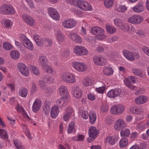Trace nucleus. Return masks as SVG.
<instances>
[{
  "label": "nucleus",
  "mask_w": 149,
  "mask_h": 149,
  "mask_svg": "<svg viewBox=\"0 0 149 149\" xmlns=\"http://www.w3.org/2000/svg\"><path fill=\"white\" fill-rule=\"evenodd\" d=\"M97 84L101 85L100 86H99L96 88V91L98 93L103 94L105 88L103 83L101 81H99L97 82Z\"/></svg>",
  "instance_id": "c756f323"
},
{
  "label": "nucleus",
  "mask_w": 149,
  "mask_h": 149,
  "mask_svg": "<svg viewBox=\"0 0 149 149\" xmlns=\"http://www.w3.org/2000/svg\"><path fill=\"white\" fill-rule=\"evenodd\" d=\"M108 107L107 105L103 104L101 107V110L103 112H107L108 111Z\"/></svg>",
  "instance_id": "052dcab7"
},
{
  "label": "nucleus",
  "mask_w": 149,
  "mask_h": 149,
  "mask_svg": "<svg viewBox=\"0 0 149 149\" xmlns=\"http://www.w3.org/2000/svg\"><path fill=\"white\" fill-rule=\"evenodd\" d=\"M10 55L11 58L14 60H17L19 57V52L15 51L11 52L10 53Z\"/></svg>",
  "instance_id": "58836bf2"
},
{
  "label": "nucleus",
  "mask_w": 149,
  "mask_h": 149,
  "mask_svg": "<svg viewBox=\"0 0 149 149\" xmlns=\"http://www.w3.org/2000/svg\"><path fill=\"white\" fill-rule=\"evenodd\" d=\"M81 113V116L84 119H86L88 118V115L87 111H82V112Z\"/></svg>",
  "instance_id": "680f3d73"
},
{
  "label": "nucleus",
  "mask_w": 149,
  "mask_h": 149,
  "mask_svg": "<svg viewBox=\"0 0 149 149\" xmlns=\"http://www.w3.org/2000/svg\"><path fill=\"white\" fill-rule=\"evenodd\" d=\"M43 45L45 47L51 46L52 44L51 40L49 38H43Z\"/></svg>",
  "instance_id": "4c0bfd02"
},
{
  "label": "nucleus",
  "mask_w": 149,
  "mask_h": 149,
  "mask_svg": "<svg viewBox=\"0 0 149 149\" xmlns=\"http://www.w3.org/2000/svg\"><path fill=\"white\" fill-rule=\"evenodd\" d=\"M3 47L5 50H9L13 48V46L8 42H4L3 45Z\"/></svg>",
  "instance_id": "de8ad7c7"
},
{
  "label": "nucleus",
  "mask_w": 149,
  "mask_h": 149,
  "mask_svg": "<svg viewBox=\"0 0 149 149\" xmlns=\"http://www.w3.org/2000/svg\"><path fill=\"white\" fill-rule=\"evenodd\" d=\"M72 66L75 70L81 72L85 71L87 68L86 64L82 62H73L72 63Z\"/></svg>",
  "instance_id": "39448f33"
},
{
  "label": "nucleus",
  "mask_w": 149,
  "mask_h": 149,
  "mask_svg": "<svg viewBox=\"0 0 149 149\" xmlns=\"http://www.w3.org/2000/svg\"><path fill=\"white\" fill-rule=\"evenodd\" d=\"M73 90L74 96L76 97L79 98L81 97L82 92L80 86H75Z\"/></svg>",
  "instance_id": "5701e85b"
},
{
  "label": "nucleus",
  "mask_w": 149,
  "mask_h": 149,
  "mask_svg": "<svg viewBox=\"0 0 149 149\" xmlns=\"http://www.w3.org/2000/svg\"><path fill=\"white\" fill-rule=\"evenodd\" d=\"M39 85L40 88L42 89L46 88L47 86L45 84V82L43 81H41L39 82Z\"/></svg>",
  "instance_id": "0e129e2a"
},
{
  "label": "nucleus",
  "mask_w": 149,
  "mask_h": 149,
  "mask_svg": "<svg viewBox=\"0 0 149 149\" xmlns=\"http://www.w3.org/2000/svg\"><path fill=\"white\" fill-rule=\"evenodd\" d=\"M113 0H104V5L106 8H110L113 6Z\"/></svg>",
  "instance_id": "a18cd8bd"
},
{
  "label": "nucleus",
  "mask_w": 149,
  "mask_h": 149,
  "mask_svg": "<svg viewBox=\"0 0 149 149\" xmlns=\"http://www.w3.org/2000/svg\"><path fill=\"white\" fill-rule=\"evenodd\" d=\"M147 101V98L143 95L139 96L135 100V102L137 104H143L145 103Z\"/></svg>",
  "instance_id": "412c9836"
},
{
  "label": "nucleus",
  "mask_w": 149,
  "mask_h": 149,
  "mask_svg": "<svg viewBox=\"0 0 149 149\" xmlns=\"http://www.w3.org/2000/svg\"><path fill=\"white\" fill-rule=\"evenodd\" d=\"M130 111L132 113L136 114H141L145 115V113L144 112L143 109L138 108L136 107H132L130 109Z\"/></svg>",
  "instance_id": "aec40b11"
},
{
  "label": "nucleus",
  "mask_w": 149,
  "mask_h": 149,
  "mask_svg": "<svg viewBox=\"0 0 149 149\" xmlns=\"http://www.w3.org/2000/svg\"><path fill=\"white\" fill-rule=\"evenodd\" d=\"M129 25L126 23H122L121 28L123 30L127 31L129 26Z\"/></svg>",
  "instance_id": "e2e57ef3"
},
{
  "label": "nucleus",
  "mask_w": 149,
  "mask_h": 149,
  "mask_svg": "<svg viewBox=\"0 0 149 149\" xmlns=\"http://www.w3.org/2000/svg\"><path fill=\"white\" fill-rule=\"evenodd\" d=\"M132 72L135 75L140 77H143L145 75L142 71L139 68H133L132 70Z\"/></svg>",
  "instance_id": "cd10ccee"
},
{
  "label": "nucleus",
  "mask_w": 149,
  "mask_h": 149,
  "mask_svg": "<svg viewBox=\"0 0 149 149\" xmlns=\"http://www.w3.org/2000/svg\"><path fill=\"white\" fill-rule=\"evenodd\" d=\"M61 78L66 82L72 83L76 81L74 76L70 73H64L61 75Z\"/></svg>",
  "instance_id": "423d86ee"
},
{
  "label": "nucleus",
  "mask_w": 149,
  "mask_h": 149,
  "mask_svg": "<svg viewBox=\"0 0 149 149\" xmlns=\"http://www.w3.org/2000/svg\"><path fill=\"white\" fill-rule=\"evenodd\" d=\"M7 86L8 87L10 88L11 91L15 90V86L14 84L13 83H8Z\"/></svg>",
  "instance_id": "338daca9"
},
{
  "label": "nucleus",
  "mask_w": 149,
  "mask_h": 149,
  "mask_svg": "<svg viewBox=\"0 0 149 149\" xmlns=\"http://www.w3.org/2000/svg\"><path fill=\"white\" fill-rule=\"evenodd\" d=\"M68 98V96L67 95L65 96H63L60 98L56 100V102L57 104L59 106L60 108L63 107L66 105L65 100Z\"/></svg>",
  "instance_id": "a211bd4d"
},
{
  "label": "nucleus",
  "mask_w": 149,
  "mask_h": 149,
  "mask_svg": "<svg viewBox=\"0 0 149 149\" xmlns=\"http://www.w3.org/2000/svg\"><path fill=\"white\" fill-rule=\"evenodd\" d=\"M48 11L49 15L53 19L56 20L59 19V15L57 10L54 8L52 7L49 8L48 9Z\"/></svg>",
  "instance_id": "ddd939ff"
},
{
  "label": "nucleus",
  "mask_w": 149,
  "mask_h": 149,
  "mask_svg": "<svg viewBox=\"0 0 149 149\" xmlns=\"http://www.w3.org/2000/svg\"><path fill=\"white\" fill-rule=\"evenodd\" d=\"M22 41L24 46L29 50L32 51L34 49V47L32 42L27 38L25 36L22 38Z\"/></svg>",
  "instance_id": "f8f14e48"
},
{
  "label": "nucleus",
  "mask_w": 149,
  "mask_h": 149,
  "mask_svg": "<svg viewBox=\"0 0 149 149\" xmlns=\"http://www.w3.org/2000/svg\"><path fill=\"white\" fill-rule=\"evenodd\" d=\"M114 24L117 26L119 27L121 26L123 23L122 20L119 18H116L114 19Z\"/></svg>",
  "instance_id": "8fccbe9b"
},
{
  "label": "nucleus",
  "mask_w": 149,
  "mask_h": 149,
  "mask_svg": "<svg viewBox=\"0 0 149 149\" xmlns=\"http://www.w3.org/2000/svg\"><path fill=\"white\" fill-rule=\"evenodd\" d=\"M83 83L84 86H88L91 84V81L90 78H86L84 79Z\"/></svg>",
  "instance_id": "09e8293b"
},
{
  "label": "nucleus",
  "mask_w": 149,
  "mask_h": 149,
  "mask_svg": "<svg viewBox=\"0 0 149 149\" xmlns=\"http://www.w3.org/2000/svg\"><path fill=\"white\" fill-rule=\"evenodd\" d=\"M47 58L44 56H40L38 59V63L39 65H41L43 68L47 65Z\"/></svg>",
  "instance_id": "c85d7f7f"
},
{
  "label": "nucleus",
  "mask_w": 149,
  "mask_h": 149,
  "mask_svg": "<svg viewBox=\"0 0 149 149\" xmlns=\"http://www.w3.org/2000/svg\"><path fill=\"white\" fill-rule=\"evenodd\" d=\"M122 92V90L119 88L111 89L107 93V95L110 97H115L119 95Z\"/></svg>",
  "instance_id": "4468645a"
},
{
  "label": "nucleus",
  "mask_w": 149,
  "mask_h": 149,
  "mask_svg": "<svg viewBox=\"0 0 149 149\" xmlns=\"http://www.w3.org/2000/svg\"><path fill=\"white\" fill-rule=\"evenodd\" d=\"M34 39L37 44L39 46L41 47L43 45V38L40 39V36L37 35L33 36Z\"/></svg>",
  "instance_id": "473e14b6"
},
{
  "label": "nucleus",
  "mask_w": 149,
  "mask_h": 149,
  "mask_svg": "<svg viewBox=\"0 0 149 149\" xmlns=\"http://www.w3.org/2000/svg\"><path fill=\"white\" fill-rule=\"evenodd\" d=\"M106 29L107 32L109 34H113L116 31V28L111 25H106Z\"/></svg>",
  "instance_id": "c9c22d12"
},
{
  "label": "nucleus",
  "mask_w": 149,
  "mask_h": 149,
  "mask_svg": "<svg viewBox=\"0 0 149 149\" xmlns=\"http://www.w3.org/2000/svg\"><path fill=\"white\" fill-rule=\"evenodd\" d=\"M90 122L91 124L94 123L96 119V114L93 111H91L89 113Z\"/></svg>",
  "instance_id": "f704fd0d"
},
{
  "label": "nucleus",
  "mask_w": 149,
  "mask_h": 149,
  "mask_svg": "<svg viewBox=\"0 0 149 149\" xmlns=\"http://www.w3.org/2000/svg\"><path fill=\"white\" fill-rule=\"evenodd\" d=\"M69 51L68 50L65 51L63 52L62 54V56L63 57H66L69 55Z\"/></svg>",
  "instance_id": "774afa93"
},
{
  "label": "nucleus",
  "mask_w": 149,
  "mask_h": 149,
  "mask_svg": "<svg viewBox=\"0 0 149 149\" xmlns=\"http://www.w3.org/2000/svg\"><path fill=\"white\" fill-rule=\"evenodd\" d=\"M127 31L129 33H132L134 32H136L134 27L131 25H130Z\"/></svg>",
  "instance_id": "13d9d810"
},
{
  "label": "nucleus",
  "mask_w": 149,
  "mask_h": 149,
  "mask_svg": "<svg viewBox=\"0 0 149 149\" xmlns=\"http://www.w3.org/2000/svg\"><path fill=\"white\" fill-rule=\"evenodd\" d=\"M133 10L135 12L140 13L144 11V7L143 4L139 3L133 8Z\"/></svg>",
  "instance_id": "a878e982"
},
{
  "label": "nucleus",
  "mask_w": 149,
  "mask_h": 149,
  "mask_svg": "<svg viewBox=\"0 0 149 149\" xmlns=\"http://www.w3.org/2000/svg\"><path fill=\"white\" fill-rule=\"evenodd\" d=\"M28 94L27 89L25 87H22L19 91V95L23 97H26Z\"/></svg>",
  "instance_id": "e433bc0d"
},
{
  "label": "nucleus",
  "mask_w": 149,
  "mask_h": 149,
  "mask_svg": "<svg viewBox=\"0 0 149 149\" xmlns=\"http://www.w3.org/2000/svg\"><path fill=\"white\" fill-rule=\"evenodd\" d=\"M98 133L96 127L92 126L89 129L88 134L89 138L87 139L88 142L91 143L95 139Z\"/></svg>",
  "instance_id": "7ed1b4c3"
},
{
  "label": "nucleus",
  "mask_w": 149,
  "mask_h": 149,
  "mask_svg": "<svg viewBox=\"0 0 149 149\" xmlns=\"http://www.w3.org/2000/svg\"><path fill=\"white\" fill-rule=\"evenodd\" d=\"M22 18L25 22L30 26H33L35 22V21L33 18L27 14L23 15Z\"/></svg>",
  "instance_id": "dca6fc26"
},
{
  "label": "nucleus",
  "mask_w": 149,
  "mask_h": 149,
  "mask_svg": "<svg viewBox=\"0 0 149 149\" xmlns=\"http://www.w3.org/2000/svg\"><path fill=\"white\" fill-rule=\"evenodd\" d=\"M104 74L106 75H110L113 74V69L110 67H105L103 70Z\"/></svg>",
  "instance_id": "ea45409f"
},
{
  "label": "nucleus",
  "mask_w": 149,
  "mask_h": 149,
  "mask_svg": "<svg viewBox=\"0 0 149 149\" xmlns=\"http://www.w3.org/2000/svg\"><path fill=\"white\" fill-rule=\"evenodd\" d=\"M78 0H66L68 3H70L71 5H75L77 2Z\"/></svg>",
  "instance_id": "69168bd1"
},
{
  "label": "nucleus",
  "mask_w": 149,
  "mask_h": 149,
  "mask_svg": "<svg viewBox=\"0 0 149 149\" xmlns=\"http://www.w3.org/2000/svg\"><path fill=\"white\" fill-rule=\"evenodd\" d=\"M41 104L40 101L36 100L34 102L32 107V110L34 112H36L40 109Z\"/></svg>",
  "instance_id": "393cba45"
},
{
  "label": "nucleus",
  "mask_w": 149,
  "mask_h": 149,
  "mask_svg": "<svg viewBox=\"0 0 149 149\" xmlns=\"http://www.w3.org/2000/svg\"><path fill=\"white\" fill-rule=\"evenodd\" d=\"M76 24V21L72 19L65 20L62 23L63 26L67 29L73 28L75 26Z\"/></svg>",
  "instance_id": "9d476101"
},
{
  "label": "nucleus",
  "mask_w": 149,
  "mask_h": 149,
  "mask_svg": "<svg viewBox=\"0 0 149 149\" xmlns=\"http://www.w3.org/2000/svg\"><path fill=\"white\" fill-rule=\"evenodd\" d=\"M49 105L46 104H45L43 106V111L45 113L47 114L49 112Z\"/></svg>",
  "instance_id": "603ef678"
},
{
  "label": "nucleus",
  "mask_w": 149,
  "mask_h": 149,
  "mask_svg": "<svg viewBox=\"0 0 149 149\" xmlns=\"http://www.w3.org/2000/svg\"><path fill=\"white\" fill-rule=\"evenodd\" d=\"M74 52L78 56H81L86 55L88 53V50L84 47L77 46L74 48Z\"/></svg>",
  "instance_id": "6e6552de"
},
{
  "label": "nucleus",
  "mask_w": 149,
  "mask_h": 149,
  "mask_svg": "<svg viewBox=\"0 0 149 149\" xmlns=\"http://www.w3.org/2000/svg\"><path fill=\"white\" fill-rule=\"evenodd\" d=\"M125 110L124 106L121 104H117L111 107V112L113 114L119 115L122 113Z\"/></svg>",
  "instance_id": "f03ea898"
},
{
  "label": "nucleus",
  "mask_w": 149,
  "mask_h": 149,
  "mask_svg": "<svg viewBox=\"0 0 149 149\" xmlns=\"http://www.w3.org/2000/svg\"><path fill=\"white\" fill-rule=\"evenodd\" d=\"M74 123L72 122L69 124V127L68 128V133H71L74 129Z\"/></svg>",
  "instance_id": "3c124183"
},
{
  "label": "nucleus",
  "mask_w": 149,
  "mask_h": 149,
  "mask_svg": "<svg viewBox=\"0 0 149 149\" xmlns=\"http://www.w3.org/2000/svg\"><path fill=\"white\" fill-rule=\"evenodd\" d=\"M0 138L4 140L8 138V135L5 130L0 128Z\"/></svg>",
  "instance_id": "2f4dec72"
},
{
  "label": "nucleus",
  "mask_w": 149,
  "mask_h": 149,
  "mask_svg": "<svg viewBox=\"0 0 149 149\" xmlns=\"http://www.w3.org/2000/svg\"><path fill=\"white\" fill-rule=\"evenodd\" d=\"M128 140L125 138H123L119 142V145L121 148H124L128 143Z\"/></svg>",
  "instance_id": "79ce46f5"
},
{
  "label": "nucleus",
  "mask_w": 149,
  "mask_h": 149,
  "mask_svg": "<svg viewBox=\"0 0 149 149\" xmlns=\"http://www.w3.org/2000/svg\"><path fill=\"white\" fill-rule=\"evenodd\" d=\"M13 142L14 145L17 148L22 146L21 142L17 139H14L13 140Z\"/></svg>",
  "instance_id": "4d7b16f0"
},
{
  "label": "nucleus",
  "mask_w": 149,
  "mask_h": 149,
  "mask_svg": "<svg viewBox=\"0 0 149 149\" xmlns=\"http://www.w3.org/2000/svg\"><path fill=\"white\" fill-rule=\"evenodd\" d=\"M4 24L5 26L8 28L10 27L12 25V22L9 19H6L4 21Z\"/></svg>",
  "instance_id": "6e6d98bb"
},
{
  "label": "nucleus",
  "mask_w": 149,
  "mask_h": 149,
  "mask_svg": "<svg viewBox=\"0 0 149 149\" xmlns=\"http://www.w3.org/2000/svg\"><path fill=\"white\" fill-rule=\"evenodd\" d=\"M116 141V139L111 136H109L106 138V141L111 145L114 144Z\"/></svg>",
  "instance_id": "c03bdc74"
},
{
  "label": "nucleus",
  "mask_w": 149,
  "mask_h": 149,
  "mask_svg": "<svg viewBox=\"0 0 149 149\" xmlns=\"http://www.w3.org/2000/svg\"><path fill=\"white\" fill-rule=\"evenodd\" d=\"M143 20V18L141 16L138 15L132 16L128 19V22L134 24H140Z\"/></svg>",
  "instance_id": "1a4fd4ad"
},
{
  "label": "nucleus",
  "mask_w": 149,
  "mask_h": 149,
  "mask_svg": "<svg viewBox=\"0 0 149 149\" xmlns=\"http://www.w3.org/2000/svg\"><path fill=\"white\" fill-rule=\"evenodd\" d=\"M126 127L127 125L125 121L122 119H119L115 122L114 128L116 130L120 131Z\"/></svg>",
  "instance_id": "0eeeda50"
},
{
  "label": "nucleus",
  "mask_w": 149,
  "mask_h": 149,
  "mask_svg": "<svg viewBox=\"0 0 149 149\" xmlns=\"http://www.w3.org/2000/svg\"><path fill=\"white\" fill-rule=\"evenodd\" d=\"M124 82L126 85L132 90H136L137 87L133 85L130 81L129 78L128 77L127 79H126L124 80Z\"/></svg>",
  "instance_id": "72a5a7b5"
},
{
  "label": "nucleus",
  "mask_w": 149,
  "mask_h": 149,
  "mask_svg": "<svg viewBox=\"0 0 149 149\" xmlns=\"http://www.w3.org/2000/svg\"><path fill=\"white\" fill-rule=\"evenodd\" d=\"M130 134V131L128 129H125L122 130L120 132V135L122 137H128Z\"/></svg>",
  "instance_id": "a19ab883"
},
{
  "label": "nucleus",
  "mask_w": 149,
  "mask_h": 149,
  "mask_svg": "<svg viewBox=\"0 0 149 149\" xmlns=\"http://www.w3.org/2000/svg\"><path fill=\"white\" fill-rule=\"evenodd\" d=\"M31 72L35 75H38L40 74L38 69L35 66H32L31 67Z\"/></svg>",
  "instance_id": "49530a36"
},
{
  "label": "nucleus",
  "mask_w": 149,
  "mask_h": 149,
  "mask_svg": "<svg viewBox=\"0 0 149 149\" xmlns=\"http://www.w3.org/2000/svg\"><path fill=\"white\" fill-rule=\"evenodd\" d=\"M76 5L80 8L86 10H91L92 7L91 5L87 2L82 1L78 0Z\"/></svg>",
  "instance_id": "20e7f679"
},
{
  "label": "nucleus",
  "mask_w": 149,
  "mask_h": 149,
  "mask_svg": "<svg viewBox=\"0 0 149 149\" xmlns=\"http://www.w3.org/2000/svg\"><path fill=\"white\" fill-rule=\"evenodd\" d=\"M72 112V110L70 107H68L65 109V112L63 117V120L65 121L68 120Z\"/></svg>",
  "instance_id": "4be33fe9"
},
{
  "label": "nucleus",
  "mask_w": 149,
  "mask_h": 149,
  "mask_svg": "<svg viewBox=\"0 0 149 149\" xmlns=\"http://www.w3.org/2000/svg\"><path fill=\"white\" fill-rule=\"evenodd\" d=\"M94 61L97 65H104L106 63V60L101 56H95L93 58Z\"/></svg>",
  "instance_id": "2eb2a0df"
},
{
  "label": "nucleus",
  "mask_w": 149,
  "mask_h": 149,
  "mask_svg": "<svg viewBox=\"0 0 149 149\" xmlns=\"http://www.w3.org/2000/svg\"><path fill=\"white\" fill-rule=\"evenodd\" d=\"M56 38L59 42H61L64 40V37L61 32L58 31L56 34Z\"/></svg>",
  "instance_id": "37998d69"
},
{
  "label": "nucleus",
  "mask_w": 149,
  "mask_h": 149,
  "mask_svg": "<svg viewBox=\"0 0 149 149\" xmlns=\"http://www.w3.org/2000/svg\"><path fill=\"white\" fill-rule=\"evenodd\" d=\"M43 68L45 69V71L47 73L52 74L53 72V70L47 64L45 65V67H43Z\"/></svg>",
  "instance_id": "5fc2aeb1"
},
{
  "label": "nucleus",
  "mask_w": 149,
  "mask_h": 149,
  "mask_svg": "<svg viewBox=\"0 0 149 149\" xmlns=\"http://www.w3.org/2000/svg\"><path fill=\"white\" fill-rule=\"evenodd\" d=\"M144 123L142 122L138 123L137 125V128L140 130H143L145 128Z\"/></svg>",
  "instance_id": "bf43d9fd"
},
{
  "label": "nucleus",
  "mask_w": 149,
  "mask_h": 149,
  "mask_svg": "<svg viewBox=\"0 0 149 149\" xmlns=\"http://www.w3.org/2000/svg\"><path fill=\"white\" fill-rule=\"evenodd\" d=\"M126 10L127 8L125 5L120 6L117 9V11L118 12H123Z\"/></svg>",
  "instance_id": "864d4df0"
},
{
  "label": "nucleus",
  "mask_w": 149,
  "mask_h": 149,
  "mask_svg": "<svg viewBox=\"0 0 149 149\" xmlns=\"http://www.w3.org/2000/svg\"><path fill=\"white\" fill-rule=\"evenodd\" d=\"M91 32L94 35L102 36L104 34V30L101 28L94 26L92 27Z\"/></svg>",
  "instance_id": "f3484780"
},
{
  "label": "nucleus",
  "mask_w": 149,
  "mask_h": 149,
  "mask_svg": "<svg viewBox=\"0 0 149 149\" xmlns=\"http://www.w3.org/2000/svg\"><path fill=\"white\" fill-rule=\"evenodd\" d=\"M0 13L2 14L10 15L14 14L15 10L14 8L11 6L4 4L0 7Z\"/></svg>",
  "instance_id": "f257e3e1"
},
{
  "label": "nucleus",
  "mask_w": 149,
  "mask_h": 149,
  "mask_svg": "<svg viewBox=\"0 0 149 149\" xmlns=\"http://www.w3.org/2000/svg\"><path fill=\"white\" fill-rule=\"evenodd\" d=\"M58 91L61 95H63V96H65L67 95L68 96V90L65 86L63 85L60 86Z\"/></svg>",
  "instance_id": "7c9ffc66"
},
{
  "label": "nucleus",
  "mask_w": 149,
  "mask_h": 149,
  "mask_svg": "<svg viewBox=\"0 0 149 149\" xmlns=\"http://www.w3.org/2000/svg\"><path fill=\"white\" fill-rule=\"evenodd\" d=\"M18 69L22 75L25 76H28L29 72L27 67L24 64L22 63H18Z\"/></svg>",
  "instance_id": "9b49d317"
},
{
  "label": "nucleus",
  "mask_w": 149,
  "mask_h": 149,
  "mask_svg": "<svg viewBox=\"0 0 149 149\" xmlns=\"http://www.w3.org/2000/svg\"><path fill=\"white\" fill-rule=\"evenodd\" d=\"M58 107L57 106L53 107L51 111V116L52 118H55L58 115L59 113Z\"/></svg>",
  "instance_id": "bb28decb"
},
{
  "label": "nucleus",
  "mask_w": 149,
  "mask_h": 149,
  "mask_svg": "<svg viewBox=\"0 0 149 149\" xmlns=\"http://www.w3.org/2000/svg\"><path fill=\"white\" fill-rule=\"evenodd\" d=\"M124 56L129 61H133L134 60V54L127 50H125L123 52Z\"/></svg>",
  "instance_id": "b1692460"
},
{
  "label": "nucleus",
  "mask_w": 149,
  "mask_h": 149,
  "mask_svg": "<svg viewBox=\"0 0 149 149\" xmlns=\"http://www.w3.org/2000/svg\"><path fill=\"white\" fill-rule=\"evenodd\" d=\"M70 38L77 43H81L82 40L80 37L75 33H70L69 34Z\"/></svg>",
  "instance_id": "6ab92c4d"
}]
</instances>
